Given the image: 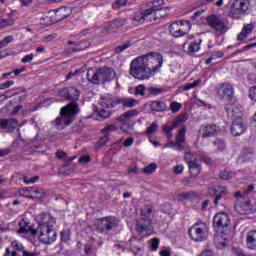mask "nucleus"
Masks as SVG:
<instances>
[{"label":"nucleus","instance_id":"obj_3","mask_svg":"<svg viewBox=\"0 0 256 256\" xmlns=\"http://www.w3.org/2000/svg\"><path fill=\"white\" fill-rule=\"evenodd\" d=\"M87 80L93 85H99L100 83H109L117 77V73L113 68L109 67H99L90 68L86 74Z\"/></svg>","mask_w":256,"mask_h":256},{"label":"nucleus","instance_id":"obj_62","mask_svg":"<svg viewBox=\"0 0 256 256\" xmlns=\"http://www.w3.org/2000/svg\"><path fill=\"white\" fill-rule=\"evenodd\" d=\"M15 84V82L13 81V80H9V81H7V82H5V83H2L1 85H0V89H9V87L11 86V85H14Z\"/></svg>","mask_w":256,"mask_h":256},{"label":"nucleus","instance_id":"obj_47","mask_svg":"<svg viewBox=\"0 0 256 256\" xmlns=\"http://www.w3.org/2000/svg\"><path fill=\"white\" fill-rule=\"evenodd\" d=\"M107 143H109V135L104 134V136H102L97 142L96 147H103L107 145Z\"/></svg>","mask_w":256,"mask_h":256},{"label":"nucleus","instance_id":"obj_54","mask_svg":"<svg viewBox=\"0 0 256 256\" xmlns=\"http://www.w3.org/2000/svg\"><path fill=\"white\" fill-rule=\"evenodd\" d=\"M213 145L218 146V149L220 151H223V149H225V141L221 139L213 141Z\"/></svg>","mask_w":256,"mask_h":256},{"label":"nucleus","instance_id":"obj_33","mask_svg":"<svg viewBox=\"0 0 256 256\" xmlns=\"http://www.w3.org/2000/svg\"><path fill=\"white\" fill-rule=\"evenodd\" d=\"M185 133H187V127L182 126L178 134L176 135L177 143H185Z\"/></svg>","mask_w":256,"mask_h":256},{"label":"nucleus","instance_id":"obj_30","mask_svg":"<svg viewBox=\"0 0 256 256\" xmlns=\"http://www.w3.org/2000/svg\"><path fill=\"white\" fill-rule=\"evenodd\" d=\"M135 115H137V110H130V111L125 112L121 116H119L117 118V120L120 121L121 123H124V121L131 119V117H133Z\"/></svg>","mask_w":256,"mask_h":256},{"label":"nucleus","instance_id":"obj_32","mask_svg":"<svg viewBox=\"0 0 256 256\" xmlns=\"http://www.w3.org/2000/svg\"><path fill=\"white\" fill-rule=\"evenodd\" d=\"M201 49V40L191 42L188 46V53H197Z\"/></svg>","mask_w":256,"mask_h":256},{"label":"nucleus","instance_id":"obj_37","mask_svg":"<svg viewBox=\"0 0 256 256\" xmlns=\"http://www.w3.org/2000/svg\"><path fill=\"white\" fill-rule=\"evenodd\" d=\"M156 169H157V164L151 163L142 169V173H145V175H151V173H155Z\"/></svg>","mask_w":256,"mask_h":256},{"label":"nucleus","instance_id":"obj_34","mask_svg":"<svg viewBox=\"0 0 256 256\" xmlns=\"http://www.w3.org/2000/svg\"><path fill=\"white\" fill-rule=\"evenodd\" d=\"M18 233H19V235H21L23 233H31V235L33 237H35V235H39V227H37V229H33L32 227H30V228H19Z\"/></svg>","mask_w":256,"mask_h":256},{"label":"nucleus","instance_id":"obj_18","mask_svg":"<svg viewBox=\"0 0 256 256\" xmlns=\"http://www.w3.org/2000/svg\"><path fill=\"white\" fill-rule=\"evenodd\" d=\"M214 194L216 195L214 198V205L217 207V205H219V202L221 201V199H225V197H227V195H229V190H227V188L225 186H218L214 190Z\"/></svg>","mask_w":256,"mask_h":256},{"label":"nucleus","instance_id":"obj_28","mask_svg":"<svg viewBox=\"0 0 256 256\" xmlns=\"http://www.w3.org/2000/svg\"><path fill=\"white\" fill-rule=\"evenodd\" d=\"M197 198V194L195 192H183L178 194L179 201H191V199Z\"/></svg>","mask_w":256,"mask_h":256},{"label":"nucleus","instance_id":"obj_39","mask_svg":"<svg viewBox=\"0 0 256 256\" xmlns=\"http://www.w3.org/2000/svg\"><path fill=\"white\" fill-rule=\"evenodd\" d=\"M146 91V92H145ZM135 95H141L142 97H147V88H145V85L140 84L135 88Z\"/></svg>","mask_w":256,"mask_h":256},{"label":"nucleus","instance_id":"obj_45","mask_svg":"<svg viewBox=\"0 0 256 256\" xmlns=\"http://www.w3.org/2000/svg\"><path fill=\"white\" fill-rule=\"evenodd\" d=\"M232 253L236 256H255L253 254H246L245 251H243V249L237 247L232 248Z\"/></svg>","mask_w":256,"mask_h":256},{"label":"nucleus","instance_id":"obj_4","mask_svg":"<svg viewBox=\"0 0 256 256\" xmlns=\"http://www.w3.org/2000/svg\"><path fill=\"white\" fill-rule=\"evenodd\" d=\"M226 113L228 117H232L235 120L232 122L231 133L234 137H239V135H243L245 131H247V126L243 123V119L241 118V112L239 108L227 105L225 106Z\"/></svg>","mask_w":256,"mask_h":256},{"label":"nucleus","instance_id":"obj_8","mask_svg":"<svg viewBox=\"0 0 256 256\" xmlns=\"http://www.w3.org/2000/svg\"><path fill=\"white\" fill-rule=\"evenodd\" d=\"M207 23L211 29H214L217 33L223 35V33H227L229 21L226 18L221 17L219 15H210L207 18Z\"/></svg>","mask_w":256,"mask_h":256},{"label":"nucleus","instance_id":"obj_23","mask_svg":"<svg viewBox=\"0 0 256 256\" xmlns=\"http://www.w3.org/2000/svg\"><path fill=\"white\" fill-rule=\"evenodd\" d=\"M188 167H189L190 175H192V177H197V175L201 173V164H199L198 160L194 162H190V164H188Z\"/></svg>","mask_w":256,"mask_h":256},{"label":"nucleus","instance_id":"obj_64","mask_svg":"<svg viewBox=\"0 0 256 256\" xmlns=\"http://www.w3.org/2000/svg\"><path fill=\"white\" fill-rule=\"evenodd\" d=\"M134 142L135 139L133 137H129L124 141L123 145L124 147H131V145H133Z\"/></svg>","mask_w":256,"mask_h":256},{"label":"nucleus","instance_id":"obj_36","mask_svg":"<svg viewBox=\"0 0 256 256\" xmlns=\"http://www.w3.org/2000/svg\"><path fill=\"white\" fill-rule=\"evenodd\" d=\"M127 23L126 19H115L112 23H110L111 29H119V27H123Z\"/></svg>","mask_w":256,"mask_h":256},{"label":"nucleus","instance_id":"obj_11","mask_svg":"<svg viewBox=\"0 0 256 256\" xmlns=\"http://www.w3.org/2000/svg\"><path fill=\"white\" fill-rule=\"evenodd\" d=\"M39 241L44 245H51L57 241V232L51 227L38 228Z\"/></svg>","mask_w":256,"mask_h":256},{"label":"nucleus","instance_id":"obj_49","mask_svg":"<svg viewBox=\"0 0 256 256\" xmlns=\"http://www.w3.org/2000/svg\"><path fill=\"white\" fill-rule=\"evenodd\" d=\"M255 29V24L250 23V24H245L244 27L242 28V31H244L248 36L253 33V30Z\"/></svg>","mask_w":256,"mask_h":256},{"label":"nucleus","instance_id":"obj_31","mask_svg":"<svg viewBox=\"0 0 256 256\" xmlns=\"http://www.w3.org/2000/svg\"><path fill=\"white\" fill-rule=\"evenodd\" d=\"M147 91V97H149L150 95H161L162 93H165V88H155V87H148L146 89Z\"/></svg>","mask_w":256,"mask_h":256},{"label":"nucleus","instance_id":"obj_63","mask_svg":"<svg viewBox=\"0 0 256 256\" xmlns=\"http://www.w3.org/2000/svg\"><path fill=\"white\" fill-rule=\"evenodd\" d=\"M81 51V48L78 46V44H74L73 47L68 48L67 53H77Z\"/></svg>","mask_w":256,"mask_h":256},{"label":"nucleus","instance_id":"obj_46","mask_svg":"<svg viewBox=\"0 0 256 256\" xmlns=\"http://www.w3.org/2000/svg\"><path fill=\"white\" fill-rule=\"evenodd\" d=\"M129 0H116L113 4H112V9H121V7H125V5H127V2Z\"/></svg>","mask_w":256,"mask_h":256},{"label":"nucleus","instance_id":"obj_21","mask_svg":"<svg viewBox=\"0 0 256 256\" xmlns=\"http://www.w3.org/2000/svg\"><path fill=\"white\" fill-rule=\"evenodd\" d=\"M235 209L240 215H249L251 213V203L249 201L236 205Z\"/></svg>","mask_w":256,"mask_h":256},{"label":"nucleus","instance_id":"obj_25","mask_svg":"<svg viewBox=\"0 0 256 256\" xmlns=\"http://www.w3.org/2000/svg\"><path fill=\"white\" fill-rule=\"evenodd\" d=\"M45 195H47V193L45 192V190L43 188H34L33 192L31 195L26 196L28 199H45Z\"/></svg>","mask_w":256,"mask_h":256},{"label":"nucleus","instance_id":"obj_43","mask_svg":"<svg viewBox=\"0 0 256 256\" xmlns=\"http://www.w3.org/2000/svg\"><path fill=\"white\" fill-rule=\"evenodd\" d=\"M184 159L186 163H188V165H190L191 163H195V161H197V158H195V156L191 152H186L184 155Z\"/></svg>","mask_w":256,"mask_h":256},{"label":"nucleus","instance_id":"obj_55","mask_svg":"<svg viewBox=\"0 0 256 256\" xmlns=\"http://www.w3.org/2000/svg\"><path fill=\"white\" fill-rule=\"evenodd\" d=\"M12 247L14 249H16V251H22V253H23V251H25V246H23V244H19L18 241H13L12 242Z\"/></svg>","mask_w":256,"mask_h":256},{"label":"nucleus","instance_id":"obj_40","mask_svg":"<svg viewBox=\"0 0 256 256\" xmlns=\"http://www.w3.org/2000/svg\"><path fill=\"white\" fill-rule=\"evenodd\" d=\"M61 241L62 243H67L71 239V231L70 230H64L60 233Z\"/></svg>","mask_w":256,"mask_h":256},{"label":"nucleus","instance_id":"obj_53","mask_svg":"<svg viewBox=\"0 0 256 256\" xmlns=\"http://www.w3.org/2000/svg\"><path fill=\"white\" fill-rule=\"evenodd\" d=\"M170 109H171L172 113H177L181 109V103L172 102L170 104Z\"/></svg>","mask_w":256,"mask_h":256},{"label":"nucleus","instance_id":"obj_50","mask_svg":"<svg viewBox=\"0 0 256 256\" xmlns=\"http://www.w3.org/2000/svg\"><path fill=\"white\" fill-rule=\"evenodd\" d=\"M13 42V36H7L3 40L0 41V49H3V47H7L9 43Z\"/></svg>","mask_w":256,"mask_h":256},{"label":"nucleus","instance_id":"obj_56","mask_svg":"<svg viewBox=\"0 0 256 256\" xmlns=\"http://www.w3.org/2000/svg\"><path fill=\"white\" fill-rule=\"evenodd\" d=\"M37 181H39V176H34L30 179H27V177H24V183L26 185H31V183H37Z\"/></svg>","mask_w":256,"mask_h":256},{"label":"nucleus","instance_id":"obj_12","mask_svg":"<svg viewBox=\"0 0 256 256\" xmlns=\"http://www.w3.org/2000/svg\"><path fill=\"white\" fill-rule=\"evenodd\" d=\"M218 95L220 99H223V101L231 103V101L235 100V88H233L229 83L220 84L218 88Z\"/></svg>","mask_w":256,"mask_h":256},{"label":"nucleus","instance_id":"obj_7","mask_svg":"<svg viewBox=\"0 0 256 256\" xmlns=\"http://www.w3.org/2000/svg\"><path fill=\"white\" fill-rule=\"evenodd\" d=\"M189 31H191V22L187 20H178L169 26L172 37H185Z\"/></svg>","mask_w":256,"mask_h":256},{"label":"nucleus","instance_id":"obj_51","mask_svg":"<svg viewBox=\"0 0 256 256\" xmlns=\"http://www.w3.org/2000/svg\"><path fill=\"white\" fill-rule=\"evenodd\" d=\"M157 129H159V125H157L156 122H153L148 128H147V135H153V133H155V131H157Z\"/></svg>","mask_w":256,"mask_h":256},{"label":"nucleus","instance_id":"obj_17","mask_svg":"<svg viewBox=\"0 0 256 256\" xmlns=\"http://www.w3.org/2000/svg\"><path fill=\"white\" fill-rule=\"evenodd\" d=\"M155 9L150 8L145 10L144 12H140L139 14H136L133 18V21H136V23H138V25H143V23H145V21H151V19H149L150 15H153Z\"/></svg>","mask_w":256,"mask_h":256},{"label":"nucleus","instance_id":"obj_61","mask_svg":"<svg viewBox=\"0 0 256 256\" xmlns=\"http://www.w3.org/2000/svg\"><path fill=\"white\" fill-rule=\"evenodd\" d=\"M175 151H183L185 149V146H183V143L181 142H174L173 148Z\"/></svg>","mask_w":256,"mask_h":256},{"label":"nucleus","instance_id":"obj_26","mask_svg":"<svg viewBox=\"0 0 256 256\" xmlns=\"http://www.w3.org/2000/svg\"><path fill=\"white\" fill-rule=\"evenodd\" d=\"M119 103H121L124 107H135V105H137V100L133 98H122L116 101V105H119Z\"/></svg>","mask_w":256,"mask_h":256},{"label":"nucleus","instance_id":"obj_60","mask_svg":"<svg viewBox=\"0 0 256 256\" xmlns=\"http://www.w3.org/2000/svg\"><path fill=\"white\" fill-rule=\"evenodd\" d=\"M249 97L252 101H256V86L249 89Z\"/></svg>","mask_w":256,"mask_h":256},{"label":"nucleus","instance_id":"obj_22","mask_svg":"<svg viewBox=\"0 0 256 256\" xmlns=\"http://www.w3.org/2000/svg\"><path fill=\"white\" fill-rule=\"evenodd\" d=\"M150 109L156 113H162L163 111H167V104L163 101H153L150 105Z\"/></svg>","mask_w":256,"mask_h":256},{"label":"nucleus","instance_id":"obj_14","mask_svg":"<svg viewBox=\"0 0 256 256\" xmlns=\"http://www.w3.org/2000/svg\"><path fill=\"white\" fill-rule=\"evenodd\" d=\"M60 97H63L66 99V101H77L79 99V96L81 95L79 93V90L75 87H68L63 88L59 91Z\"/></svg>","mask_w":256,"mask_h":256},{"label":"nucleus","instance_id":"obj_20","mask_svg":"<svg viewBox=\"0 0 256 256\" xmlns=\"http://www.w3.org/2000/svg\"><path fill=\"white\" fill-rule=\"evenodd\" d=\"M219 133V128H217V125L210 124L204 127V133L202 134L203 139L207 137H215Z\"/></svg>","mask_w":256,"mask_h":256},{"label":"nucleus","instance_id":"obj_29","mask_svg":"<svg viewBox=\"0 0 256 256\" xmlns=\"http://www.w3.org/2000/svg\"><path fill=\"white\" fill-rule=\"evenodd\" d=\"M188 117L186 114H180L176 119L173 120L172 126L174 129H177V127H180V125H183L185 121H187Z\"/></svg>","mask_w":256,"mask_h":256},{"label":"nucleus","instance_id":"obj_24","mask_svg":"<svg viewBox=\"0 0 256 256\" xmlns=\"http://www.w3.org/2000/svg\"><path fill=\"white\" fill-rule=\"evenodd\" d=\"M214 245L218 249H225L227 247V240L223 237V234L214 236Z\"/></svg>","mask_w":256,"mask_h":256},{"label":"nucleus","instance_id":"obj_58","mask_svg":"<svg viewBox=\"0 0 256 256\" xmlns=\"http://www.w3.org/2000/svg\"><path fill=\"white\" fill-rule=\"evenodd\" d=\"M78 46L80 47V51H85V49H89V47H91V43L83 41L78 43Z\"/></svg>","mask_w":256,"mask_h":256},{"label":"nucleus","instance_id":"obj_10","mask_svg":"<svg viewBox=\"0 0 256 256\" xmlns=\"http://www.w3.org/2000/svg\"><path fill=\"white\" fill-rule=\"evenodd\" d=\"M249 10V0H235L229 12V17L232 19H241Z\"/></svg>","mask_w":256,"mask_h":256},{"label":"nucleus","instance_id":"obj_5","mask_svg":"<svg viewBox=\"0 0 256 256\" xmlns=\"http://www.w3.org/2000/svg\"><path fill=\"white\" fill-rule=\"evenodd\" d=\"M151 215H153V208L151 206H145L141 210L142 219L137 222L136 231L142 236L145 231H153Z\"/></svg>","mask_w":256,"mask_h":256},{"label":"nucleus","instance_id":"obj_52","mask_svg":"<svg viewBox=\"0 0 256 256\" xmlns=\"http://www.w3.org/2000/svg\"><path fill=\"white\" fill-rule=\"evenodd\" d=\"M129 47H131V42H126L125 44L116 47L115 53H123V51H125V49H129Z\"/></svg>","mask_w":256,"mask_h":256},{"label":"nucleus","instance_id":"obj_59","mask_svg":"<svg viewBox=\"0 0 256 256\" xmlns=\"http://www.w3.org/2000/svg\"><path fill=\"white\" fill-rule=\"evenodd\" d=\"M35 57V55L33 54H28L26 56H24L22 59H21V63H31V61H33V58Z\"/></svg>","mask_w":256,"mask_h":256},{"label":"nucleus","instance_id":"obj_35","mask_svg":"<svg viewBox=\"0 0 256 256\" xmlns=\"http://www.w3.org/2000/svg\"><path fill=\"white\" fill-rule=\"evenodd\" d=\"M115 131H117V126L115 124H110L105 126L102 130L101 133H103V135H111V133H115Z\"/></svg>","mask_w":256,"mask_h":256},{"label":"nucleus","instance_id":"obj_41","mask_svg":"<svg viewBox=\"0 0 256 256\" xmlns=\"http://www.w3.org/2000/svg\"><path fill=\"white\" fill-rule=\"evenodd\" d=\"M111 110L107 109V108H102L99 112L98 115L99 117H102V119H109V117H111Z\"/></svg>","mask_w":256,"mask_h":256},{"label":"nucleus","instance_id":"obj_38","mask_svg":"<svg viewBox=\"0 0 256 256\" xmlns=\"http://www.w3.org/2000/svg\"><path fill=\"white\" fill-rule=\"evenodd\" d=\"M203 5H215L216 7H223V0H201Z\"/></svg>","mask_w":256,"mask_h":256},{"label":"nucleus","instance_id":"obj_16","mask_svg":"<svg viewBox=\"0 0 256 256\" xmlns=\"http://www.w3.org/2000/svg\"><path fill=\"white\" fill-rule=\"evenodd\" d=\"M17 125H19V121H17V119H0V129L6 133H13V131L17 129Z\"/></svg>","mask_w":256,"mask_h":256},{"label":"nucleus","instance_id":"obj_13","mask_svg":"<svg viewBox=\"0 0 256 256\" xmlns=\"http://www.w3.org/2000/svg\"><path fill=\"white\" fill-rule=\"evenodd\" d=\"M36 221L38 223V229H43L45 227H53L57 223V219L49 213H41L36 216Z\"/></svg>","mask_w":256,"mask_h":256},{"label":"nucleus","instance_id":"obj_2","mask_svg":"<svg viewBox=\"0 0 256 256\" xmlns=\"http://www.w3.org/2000/svg\"><path fill=\"white\" fill-rule=\"evenodd\" d=\"M77 113H79V104L75 101L69 103L61 109L60 116L54 121V127L58 131H63L65 127H69L73 123V119Z\"/></svg>","mask_w":256,"mask_h":256},{"label":"nucleus","instance_id":"obj_48","mask_svg":"<svg viewBox=\"0 0 256 256\" xmlns=\"http://www.w3.org/2000/svg\"><path fill=\"white\" fill-rule=\"evenodd\" d=\"M219 177L223 181H229V179H233V173H231L229 171H222V172H220Z\"/></svg>","mask_w":256,"mask_h":256},{"label":"nucleus","instance_id":"obj_1","mask_svg":"<svg viewBox=\"0 0 256 256\" xmlns=\"http://www.w3.org/2000/svg\"><path fill=\"white\" fill-rule=\"evenodd\" d=\"M163 67V56L158 53L149 52L132 60L130 64V75L139 81H145Z\"/></svg>","mask_w":256,"mask_h":256},{"label":"nucleus","instance_id":"obj_9","mask_svg":"<svg viewBox=\"0 0 256 256\" xmlns=\"http://www.w3.org/2000/svg\"><path fill=\"white\" fill-rule=\"evenodd\" d=\"M119 223V218L107 216L98 221L96 231H98V233H109V231L117 229V227H119Z\"/></svg>","mask_w":256,"mask_h":256},{"label":"nucleus","instance_id":"obj_42","mask_svg":"<svg viewBox=\"0 0 256 256\" xmlns=\"http://www.w3.org/2000/svg\"><path fill=\"white\" fill-rule=\"evenodd\" d=\"M199 83H201V80H195L192 83H186L183 86V91H189L190 89H195V87H197V85H199Z\"/></svg>","mask_w":256,"mask_h":256},{"label":"nucleus","instance_id":"obj_27","mask_svg":"<svg viewBox=\"0 0 256 256\" xmlns=\"http://www.w3.org/2000/svg\"><path fill=\"white\" fill-rule=\"evenodd\" d=\"M117 102L113 101L111 98H102L100 100V105L103 107V109H113Z\"/></svg>","mask_w":256,"mask_h":256},{"label":"nucleus","instance_id":"obj_6","mask_svg":"<svg viewBox=\"0 0 256 256\" xmlns=\"http://www.w3.org/2000/svg\"><path fill=\"white\" fill-rule=\"evenodd\" d=\"M188 234L192 241H207L209 226L204 222H197L188 230Z\"/></svg>","mask_w":256,"mask_h":256},{"label":"nucleus","instance_id":"obj_15","mask_svg":"<svg viewBox=\"0 0 256 256\" xmlns=\"http://www.w3.org/2000/svg\"><path fill=\"white\" fill-rule=\"evenodd\" d=\"M231 220L229 219V215L225 212L217 213L213 218V226L214 227H229Z\"/></svg>","mask_w":256,"mask_h":256},{"label":"nucleus","instance_id":"obj_44","mask_svg":"<svg viewBox=\"0 0 256 256\" xmlns=\"http://www.w3.org/2000/svg\"><path fill=\"white\" fill-rule=\"evenodd\" d=\"M253 47H256V42L255 43H251L249 45H246L242 49H239V50L233 52L232 56L238 55V53H243L245 51H249V49H253Z\"/></svg>","mask_w":256,"mask_h":256},{"label":"nucleus","instance_id":"obj_57","mask_svg":"<svg viewBox=\"0 0 256 256\" xmlns=\"http://www.w3.org/2000/svg\"><path fill=\"white\" fill-rule=\"evenodd\" d=\"M183 165H177V166H174L172 171L175 175H181V173H183Z\"/></svg>","mask_w":256,"mask_h":256},{"label":"nucleus","instance_id":"obj_19","mask_svg":"<svg viewBox=\"0 0 256 256\" xmlns=\"http://www.w3.org/2000/svg\"><path fill=\"white\" fill-rule=\"evenodd\" d=\"M246 247L250 251H256V230H250L246 234Z\"/></svg>","mask_w":256,"mask_h":256}]
</instances>
